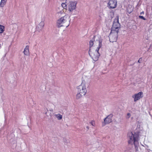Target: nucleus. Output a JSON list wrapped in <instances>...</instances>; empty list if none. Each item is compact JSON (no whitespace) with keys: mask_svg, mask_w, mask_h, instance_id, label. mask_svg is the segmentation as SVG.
I'll return each mask as SVG.
<instances>
[{"mask_svg":"<svg viewBox=\"0 0 152 152\" xmlns=\"http://www.w3.org/2000/svg\"><path fill=\"white\" fill-rule=\"evenodd\" d=\"M70 19L68 15H65L61 17L57 21V23L61 26L67 27L70 24Z\"/></svg>","mask_w":152,"mask_h":152,"instance_id":"20e7f679","label":"nucleus"},{"mask_svg":"<svg viewBox=\"0 0 152 152\" xmlns=\"http://www.w3.org/2000/svg\"><path fill=\"white\" fill-rule=\"evenodd\" d=\"M4 30V27L1 25H0V34L2 33Z\"/></svg>","mask_w":152,"mask_h":152,"instance_id":"2eb2a0df","label":"nucleus"},{"mask_svg":"<svg viewBox=\"0 0 152 152\" xmlns=\"http://www.w3.org/2000/svg\"><path fill=\"white\" fill-rule=\"evenodd\" d=\"M77 2L76 1H71L67 4L68 10L70 12H72L76 9Z\"/></svg>","mask_w":152,"mask_h":152,"instance_id":"423d86ee","label":"nucleus"},{"mask_svg":"<svg viewBox=\"0 0 152 152\" xmlns=\"http://www.w3.org/2000/svg\"><path fill=\"white\" fill-rule=\"evenodd\" d=\"M140 59H139V60H138V62H140Z\"/></svg>","mask_w":152,"mask_h":152,"instance_id":"5701e85b","label":"nucleus"},{"mask_svg":"<svg viewBox=\"0 0 152 152\" xmlns=\"http://www.w3.org/2000/svg\"><path fill=\"white\" fill-rule=\"evenodd\" d=\"M7 0H1L0 2V7H3L6 4Z\"/></svg>","mask_w":152,"mask_h":152,"instance_id":"ddd939ff","label":"nucleus"},{"mask_svg":"<svg viewBox=\"0 0 152 152\" xmlns=\"http://www.w3.org/2000/svg\"><path fill=\"white\" fill-rule=\"evenodd\" d=\"M44 24L45 23L44 21H41L39 24L40 26L39 28L41 29H42L44 26Z\"/></svg>","mask_w":152,"mask_h":152,"instance_id":"4468645a","label":"nucleus"},{"mask_svg":"<svg viewBox=\"0 0 152 152\" xmlns=\"http://www.w3.org/2000/svg\"><path fill=\"white\" fill-rule=\"evenodd\" d=\"M131 116V114L130 113H128L127 114L126 118H129Z\"/></svg>","mask_w":152,"mask_h":152,"instance_id":"6ab92c4d","label":"nucleus"},{"mask_svg":"<svg viewBox=\"0 0 152 152\" xmlns=\"http://www.w3.org/2000/svg\"><path fill=\"white\" fill-rule=\"evenodd\" d=\"M139 17L140 18V19H142V20H146V19H145V18H144L143 16H140H140H139Z\"/></svg>","mask_w":152,"mask_h":152,"instance_id":"a211bd4d","label":"nucleus"},{"mask_svg":"<svg viewBox=\"0 0 152 152\" xmlns=\"http://www.w3.org/2000/svg\"><path fill=\"white\" fill-rule=\"evenodd\" d=\"M87 128L88 129H89V127H88V126H87Z\"/></svg>","mask_w":152,"mask_h":152,"instance_id":"b1692460","label":"nucleus"},{"mask_svg":"<svg viewBox=\"0 0 152 152\" xmlns=\"http://www.w3.org/2000/svg\"><path fill=\"white\" fill-rule=\"evenodd\" d=\"M112 115H108L107 117L105 118L104 120V125L107 124H108L110 123L112 121Z\"/></svg>","mask_w":152,"mask_h":152,"instance_id":"9d476101","label":"nucleus"},{"mask_svg":"<svg viewBox=\"0 0 152 152\" xmlns=\"http://www.w3.org/2000/svg\"><path fill=\"white\" fill-rule=\"evenodd\" d=\"M108 5L110 8H114L117 6V1L116 0H110L108 2Z\"/></svg>","mask_w":152,"mask_h":152,"instance_id":"6e6552de","label":"nucleus"},{"mask_svg":"<svg viewBox=\"0 0 152 152\" xmlns=\"http://www.w3.org/2000/svg\"><path fill=\"white\" fill-rule=\"evenodd\" d=\"M50 110L52 112H53V110L52 109Z\"/></svg>","mask_w":152,"mask_h":152,"instance_id":"4be33fe9","label":"nucleus"},{"mask_svg":"<svg viewBox=\"0 0 152 152\" xmlns=\"http://www.w3.org/2000/svg\"><path fill=\"white\" fill-rule=\"evenodd\" d=\"M118 34V32L111 31V33L109 36L110 42H113L116 41L117 39Z\"/></svg>","mask_w":152,"mask_h":152,"instance_id":"0eeeda50","label":"nucleus"},{"mask_svg":"<svg viewBox=\"0 0 152 152\" xmlns=\"http://www.w3.org/2000/svg\"><path fill=\"white\" fill-rule=\"evenodd\" d=\"M142 96L143 93L142 92H140L133 95L132 97L134 99V101L136 102L140 99Z\"/></svg>","mask_w":152,"mask_h":152,"instance_id":"1a4fd4ad","label":"nucleus"},{"mask_svg":"<svg viewBox=\"0 0 152 152\" xmlns=\"http://www.w3.org/2000/svg\"><path fill=\"white\" fill-rule=\"evenodd\" d=\"M128 137L129 139V142L130 143H133L134 145L136 150H138V147L139 146V134L134 132H131L128 133Z\"/></svg>","mask_w":152,"mask_h":152,"instance_id":"f03ea898","label":"nucleus"},{"mask_svg":"<svg viewBox=\"0 0 152 152\" xmlns=\"http://www.w3.org/2000/svg\"><path fill=\"white\" fill-rule=\"evenodd\" d=\"M144 14V12H142L140 13L141 15H143Z\"/></svg>","mask_w":152,"mask_h":152,"instance_id":"412c9836","label":"nucleus"},{"mask_svg":"<svg viewBox=\"0 0 152 152\" xmlns=\"http://www.w3.org/2000/svg\"><path fill=\"white\" fill-rule=\"evenodd\" d=\"M90 123L92 126H95V123L94 121H91Z\"/></svg>","mask_w":152,"mask_h":152,"instance_id":"f3484780","label":"nucleus"},{"mask_svg":"<svg viewBox=\"0 0 152 152\" xmlns=\"http://www.w3.org/2000/svg\"><path fill=\"white\" fill-rule=\"evenodd\" d=\"M118 20V17L117 16L114 21L112 27L111 28V31H115L118 33L120 27Z\"/></svg>","mask_w":152,"mask_h":152,"instance_id":"39448f33","label":"nucleus"},{"mask_svg":"<svg viewBox=\"0 0 152 152\" xmlns=\"http://www.w3.org/2000/svg\"><path fill=\"white\" fill-rule=\"evenodd\" d=\"M48 112H46L45 113V114H46L47 116H49V115H50V114H48Z\"/></svg>","mask_w":152,"mask_h":152,"instance_id":"aec40b11","label":"nucleus"},{"mask_svg":"<svg viewBox=\"0 0 152 152\" xmlns=\"http://www.w3.org/2000/svg\"><path fill=\"white\" fill-rule=\"evenodd\" d=\"M54 116L58 120H61L62 118V115L60 114H55Z\"/></svg>","mask_w":152,"mask_h":152,"instance_id":"f8f14e48","label":"nucleus"},{"mask_svg":"<svg viewBox=\"0 0 152 152\" xmlns=\"http://www.w3.org/2000/svg\"><path fill=\"white\" fill-rule=\"evenodd\" d=\"M62 7L65 9H66V8L67 7V4H66L65 3H63L61 4Z\"/></svg>","mask_w":152,"mask_h":152,"instance_id":"dca6fc26","label":"nucleus"},{"mask_svg":"<svg viewBox=\"0 0 152 152\" xmlns=\"http://www.w3.org/2000/svg\"><path fill=\"white\" fill-rule=\"evenodd\" d=\"M102 40L100 39L96 40L94 42L93 39L90 41L89 54L94 61H97L98 59L99 56L98 51L102 46Z\"/></svg>","mask_w":152,"mask_h":152,"instance_id":"f257e3e1","label":"nucleus"},{"mask_svg":"<svg viewBox=\"0 0 152 152\" xmlns=\"http://www.w3.org/2000/svg\"><path fill=\"white\" fill-rule=\"evenodd\" d=\"M29 47L28 45L26 46L23 51L25 55L28 56L29 55Z\"/></svg>","mask_w":152,"mask_h":152,"instance_id":"9b49d317","label":"nucleus"},{"mask_svg":"<svg viewBox=\"0 0 152 152\" xmlns=\"http://www.w3.org/2000/svg\"><path fill=\"white\" fill-rule=\"evenodd\" d=\"M77 93L76 95V99H79L83 96L86 95L87 90L86 88V83L83 81L81 84L77 87Z\"/></svg>","mask_w":152,"mask_h":152,"instance_id":"7ed1b4c3","label":"nucleus"}]
</instances>
